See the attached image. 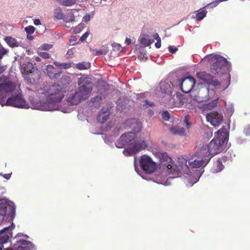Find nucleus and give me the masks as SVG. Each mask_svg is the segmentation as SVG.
<instances>
[{"instance_id":"nucleus-32","label":"nucleus","mask_w":250,"mask_h":250,"mask_svg":"<svg viewBox=\"0 0 250 250\" xmlns=\"http://www.w3.org/2000/svg\"><path fill=\"white\" fill-rule=\"evenodd\" d=\"M24 29L27 35L32 34L35 30V27L32 25L26 27Z\"/></svg>"},{"instance_id":"nucleus-21","label":"nucleus","mask_w":250,"mask_h":250,"mask_svg":"<svg viewBox=\"0 0 250 250\" xmlns=\"http://www.w3.org/2000/svg\"><path fill=\"white\" fill-rule=\"evenodd\" d=\"M170 132L173 135H177L181 136H186L188 132V129L178 126H173L169 129Z\"/></svg>"},{"instance_id":"nucleus-1","label":"nucleus","mask_w":250,"mask_h":250,"mask_svg":"<svg viewBox=\"0 0 250 250\" xmlns=\"http://www.w3.org/2000/svg\"><path fill=\"white\" fill-rule=\"evenodd\" d=\"M229 133L226 127L223 126L216 132L215 138L208 145H203L199 149L200 156L205 155L210 160L215 155L223 150L224 144L229 139Z\"/></svg>"},{"instance_id":"nucleus-41","label":"nucleus","mask_w":250,"mask_h":250,"mask_svg":"<svg viewBox=\"0 0 250 250\" xmlns=\"http://www.w3.org/2000/svg\"><path fill=\"white\" fill-rule=\"evenodd\" d=\"M52 45L51 44H44L42 45V47L43 50H49L52 47Z\"/></svg>"},{"instance_id":"nucleus-26","label":"nucleus","mask_w":250,"mask_h":250,"mask_svg":"<svg viewBox=\"0 0 250 250\" xmlns=\"http://www.w3.org/2000/svg\"><path fill=\"white\" fill-rule=\"evenodd\" d=\"M207 11L205 8H201L196 11L195 18L198 21H201L204 17H205Z\"/></svg>"},{"instance_id":"nucleus-23","label":"nucleus","mask_w":250,"mask_h":250,"mask_svg":"<svg viewBox=\"0 0 250 250\" xmlns=\"http://www.w3.org/2000/svg\"><path fill=\"white\" fill-rule=\"evenodd\" d=\"M109 116V112L108 111H104V109L102 108L97 116V121L99 123H104L107 120Z\"/></svg>"},{"instance_id":"nucleus-7","label":"nucleus","mask_w":250,"mask_h":250,"mask_svg":"<svg viewBox=\"0 0 250 250\" xmlns=\"http://www.w3.org/2000/svg\"><path fill=\"white\" fill-rule=\"evenodd\" d=\"M199 152V149L195 153L197 158L195 159L193 161L189 162L188 165L187 164V161L184 160V161H185V167L187 168H199L202 167H205L208 164V163L209 162L210 160L208 157H206L205 155L200 156L198 153Z\"/></svg>"},{"instance_id":"nucleus-27","label":"nucleus","mask_w":250,"mask_h":250,"mask_svg":"<svg viewBox=\"0 0 250 250\" xmlns=\"http://www.w3.org/2000/svg\"><path fill=\"white\" fill-rule=\"evenodd\" d=\"M218 103V99H214L212 101H211L210 102L206 104H205L204 105V108L205 110H211L214 107L217 106Z\"/></svg>"},{"instance_id":"nucleus-14","label":"nucleus","mask_w":250,"mask_h":250,"mask_svg":"<svg viewBox=\"0 0 250 250\" xmlns=\"http://www.w3.org/2000/svg\"><path fill=\"white\" fill-rule=\"evenodd\" d=\"M206 118L207 120L214 126H218L223 121L222 114L217 111H213L207 114Z\"/></svg>"},{"instance_id":"nucleus-19","label":"nucleus","mask_w":250,"mask_h":250,"mask_svg":"<svg viewBox=\"0 0 250 250\" xmlns=\"http://www.w3.org/2000/svg\"><path fill=\"white\" fill-rule=\"evenodd\" d=\"M82 101H83V100L80 96V94H78L77 91L74 93L71 94L67 99V102L72 105H77Z\"/></svg>"},{"instance_id":"nucleus-11","label":"nucleus","mask_w":250,"mask_h":250,"mask_svg":"<svg viewBox=\"0 0 250 250\" xmlns=\"http://www.w3.org/2000/svg\"><path fill=\"white\" fill-rule=\"evenodd\" d=\"M129 148L125 149L123 153L125 156H130L132 154H135L137 152L145 149L146 147V145L144 141L140 140L134 141V143L130 146Z\"/></svg>"},{"instance_id":"nucleus-38","label":"nucleus","mask_w":250,"mask_h":250,"mask_svg":"<svg viewBox=\"0 0 250 250\" xmlns=\"http://www.w3.org/2000/svg\"><path fill=\"white\" fill-rule=\"evenodd\" d=\"M40 56L44 59H48L50 58V54L46 52H41L40 53Z\"/></svg>"},{"instance_id":"nucleus-16","label":"nucleus","mask_w":250,"mask_h":250,"mask_svg":"<svg viewBox=\"0 0 250 250\" xmlns=\"http://www.w3.org/2000/svg\"><path fill=\"white\" fill-rule=\"evenodd\" d=\"M14 248L16 250H33V244L29 241L20 240L13 244Z\"/></svg>"},{"instance_id":"nucleus-31","label":"nucleus","mask_w":250,"mask_h":250,"mask_svg":"<svg viewBox=\"0 0 250 250\" xmlns=\"http://www.w3.org/2000/svg\"><path fill=\"white\" fill-rule=\"evenodd\" d=\"M88 63L84 62H80L76 64V68L79 70H84L89 67Z\"/></svg>"},{"instance_id":"nucleus-50","label":"nucleus","mask_w":250,"mask_h":250,"mask_svg":"<svg viewBox=\"0 0 250 250\" xmlns=\"http://www.w3.org/2000/svg\"><path fill=\"white\" fill-rule=\"evenodd\" d=\"M131 40L130 39H129V38H126V40H125V43L127 45H129L131 43Z\"/></svg>"},{"instance_id":"nucleus-4","label":"nucleus","mask_w":250,"mask_h":250,"mask_svg":"<svg viewBox=\"0 0 250 250\" xmlns=\"http://www.w3.org/2000/svg\"><path fill=\"white\" fill-rule=\"evenodd\" d=\"M78 84L79 85L77 90L78 94L83 100L88 99L93 88L92 82L87 79L81 77L78 81Z\"/></svg>"},{"instance_id":"nucleus-22","label":"nucleus","mask_w":250,"mask_h":250,"mask_svg":"<svg viewBox=\"0 0 250 250\" xmlns=\"http://www.w3.org/2000/svg\"><path fill=\"white\" fill-rule=\"evenodd\" d=\"M34 69H38L35 67L31 62H27L23 63L22 66V73L23 76L32 72Z\"/></svg>"},{"instance_id":"nucleus-17","label":"nucleus","mask_w":250,"mask_h":250,"mask_svg":"<svg viewBox=\"0 0 250 250\" xmlns=\"http://www.w3.org/2000/svg\"><path fill=\"white\" fill-rule=\"evenodd\" d=\"M62 72L61 70L56 69L52 65H47L45 69V73L51 79L58 78Z\"/></svg>"},{"instance_id":"nucleus-53","label":"nucleus","mask_w":250,"mask_h":250,"mask_svg":"<svg viewBox=\"0 0 250 250\" xmlns=\"http://www.w3.org/2000/svg\"><path fill=\"white\" fill-rule=\"evenodd\" d=\"M5 70L4 66H0V74L3 73Z\"/></svg>"},{"instance_id":"nucleus-29","label":"nucleus","mask_w":250,"mask_h":250,"mask_svg":"<svg viewBox=\"0 0 250 250\" xmlns=\"http://www.w3.org/2000/svg\"><path fill=\"white\" fill-rule=\"evenodd\" d=\"M75 17L72 12H69L63 15V20L66 22H72L74 21Z\"/></svg>"},{"instance_id":"nucleus-49","label":"nucleus","mask_w":250,"mask_h":250,"mask_svg":"<svg viewBox=\"0 0 250 250\" xmlns=\"http://www.w3.org/2000/svg\"><path fill=\"white\" fill-rule=\"evenodd\" d=\"M3 176L4 178L8 180L11 177V174H5Z\"/></svg>"},{"instance_id":"nucleus-10","label":"nucleus","mask_w":250,"mask_h":250,"mask_svg":"<svg viewBox=\"0 0 250 250\" xmlns=\"http://www.w3.org/2000/svg\"><path fill=\"white\" fill-rule=\"evenodd\" d=\"M196 76L198 79L208 85H211L215 87L219 86L220 85V83L218 79L205 71L197 72Z\"/></svg>"},{"instance_id":"nucleus-55","label":"nucleus","mask_w":250,"mask_h":250,"mask_svg":"<svg viewBox=\"0 0 250 250\" xmlns=\"http://www.w3.org/2000/svg\"><path fill=\"white\" fill-rule=\"evenodd\" d=\"M27 38L30 40H32L33 39V37L31 36H29V35H27Z\"/></svg>"},{"instance_id":"nucleus-44","label":"nucleus","mask_w":250,"mask_h":250,"mask_svg":"<svg viewBox=\"0 0 250 250\" xmlns=\"http://www.w3.org/2000/svg\"><path fill=\"white\" fill-rule=\"evenodd\" d=\"M102 98L103 97L102 96H97L93 99V100L94 102H99L102 100Z\"/></svg>"},{"instance_id":"nucleus-18","label":"nucleus","mask_w":250,"mask_h":250,"mask_svg":"<svg viewBox=\"0 0 250 250\" xmlns=\"http://www.w3.org/2000/svg\"><path fill=\"white\" fill-rule=\"evenodd\" d=\"M11 234V229L10 227H5L0 230V247L8 242Z\"/></svg>"},{"instance_id":"nucleus-52","label":"nucleus","mask_w":250,"mask_h":250,"mask_svg":"<svg viewBox=\"0 0 250 250\" xmlns=\"http://www.w3.org/2000/svg\"><path fill=\"white\" fill-rule=\"evenodd\" d=\"M0 250H15V249L14 250V249H9V248L4 249L3 246H1L0 247Z\"/></svg>"},{"instance_id":"nucleus-5","label":"nucleus","mask_w":250,"mask_h":250,"mask_svg":"<svg viewBox=\"0 0 250 250\" xmlns=\"http://www.w3.org/2000/svg\"><path fill=\"white\" fill-rule=\"evenodd\" d=\"M6 105L21 108H29L28 103L21 94H13L9 97L6 102Z\"/></svg>"},{"instance_id":"nucleus-42","label":"nucleus","mask_w":250,"mask_h":250,"mask_svg":"<svg viewBox=\"0 0 250 250\" xmlns=\"http://www.w3.org/2000/svg\"><path fill=\"white\" fill-rule=\"evenodd\" d=\"M184 125H185L186 126L187 128L186 129H188H188H189V126L190 125V124L189 122V121H188V119H187V117H186L184 120Z\"/></svg>"},{"instance_id":"nucleus-46","label":"nucleus","mask_w":250,"mask_h":250,"mask_svg":"<svg viewBox=\"0 0 250 250\" xmlns=\"http://www.w3.org/2000/svg\"><path fill=\"white\" fill-rule=\"evenodd\" d=\"M161 41H157V42L155 43V46L157 48H159L161 46Z\"/></svg>"},{"instance_id":"nucleus-54","label":"nucleus","mask_w":250,"mask_h":250,"mask_svg":"<svg viewBox=\"0 0 250 250\" xmlns=\"http://www.w3.org/2000/svg\"><path fill=\"white\" fill-rule=\"evenodd\" d=\"M35 60L36 61L39 62L41 61V59L39 57H36L35 58Z\"/></svg>"},{"instance_id":"nucleus-36","label":"nucleus","mask_w":250,"mask_h":250,"mask_svg":"<svg viewBox=\"0 0 250 250\" xmlns=\"http://www.w3.org/2000/svg\"><path fill=\"white\" fill-rule=\"evenodd\" d=\"M243 132L246 135H250V125H246L244 128Z\"/></svg>"},{"instance_id":"nucleus-40","label":"nucleus","mask_w":250,"mask_h":250,"mask_svg":"<svg viewBox=\"0 0 250 250\" xmlns=\"http://www.w3.org/2000/svg\"><path fill=\"white\" fill-rule=\"evenodd\" d=\"M168 50L170 53L173 54L175 53L178 50V48L173 46H169L168 47Z\"/></svg>"},{"instance_id":"nucleus-34","label":"nucleus","mask_w":250,"mask_h":250,"mask_svg":"<svg viewBox=\"0 0 250 250\" xmlns=\"http://www.w3.org/2000/svg\"><path fill=\"white\" fill-rule=\"evenodd\" d=\"M162 118L165 120V121H168L169 120V118H170V115H169V112L166 110V111H164L162 112Z\"/></svg>"},{"instance_id":"nucleus-13","label":"nucleus","mask_w":250,"mask_h":250,"mask_svg":"<svg viewBox=\"0 0 250 250\" xmlns=\"http://www.w3.org/2000/svg\"><path fill=\"white\" fill-rule=\"evenodd\" d=\"M136 134L129 132L123 134L119 139L118 143L125 146H130L136 140Z\"/></svg>"},{"instance_id":"nucleus-8","label":"nucleus","mask_w":250,"mask_h":250,"mask_svg":"<svg viewBox=\"0 0 250 250\" xmlns=\"http://www.w3.org/2000/svg\"><path fill=\"white\" fill-rule=\"evenodd\" d=\"M140 164L142 169L146 172L150 174L154 172L156 165L148 156L144 155L140 160Z\"/></svg>"},{"instance_id":"nucleus-45","label":"nucleus","mask_w":250,"mask_h":250,"mask_svg":"<svg viewBox=\"0 0 250 250\" xmlns=\"http://www.w3.org/2000/svg\"><path fill=\"white\" fill-rule=\"evenodd\" d=\"M153 37L157 41H161V38L159 36L158 33H155L153 35Z\"/></svg>"},{"instance_id":"nucleus-3","label":"nucleus","mask_w":250,"mask_h":250,"mask_svg":"<svg viewBox=\"0 0 250 250\" xmlns=\"http://www.w3.org/2000/svg\"><path fill=\"white\" fill-rule=\"evenodd\" d=\"M210 72L214 74H223L226 71L228 61L222 56L214 55L208 58Z\"/></svg>"},{"instance_id":"nucleus-37","label":"nucleus","mask_w":250,"mask_h":250,"mask_svg":"<svg viewBox=\"0 0 250 250\" xmlns=\"http://www.w3.org/2000/svg\"><path fill=\"white\" fill-rule=\"evenodd\" d=\"M154 105V104L153 102H150L147 100L145 101V104L142 105L143 107H145L146 106H153Z\"/></svg>"},{"instance_id":"nucleus-9","label":"nucleus","mask_w":250,"mask_h":250,"mask_svg":"<svg viewBox=\"0 0 250 250\" xmlns=\"http://www.w3.org/2000/svg\"><path fill=\"white\" fill-rule=\"evenodd\" d=\"M13 203L5 199L0 200V223L2 222L7 214H11L14 212Z\"/></svg>"},{"instance_id":"nucleus-43","label":"nucleus","mask_w":250,"mask_h":250,"mask_svg":"<svg viewBox=\"0 0 250 250\" xmlns=\"http://www.w3.org/2000/svg\"><path fill=\"white\" fill-rule=\"evenodd\" d=\"M91 16L89 14H87L83 18V21L84 22H88L90 20Z\"/></svg>"},{"instance_id":"nucleus-24","label":"nucleus","mask_w":250,"mask_h":250,"mask_svg":"<svg viewBox=\"0 0 250 250\" xmlns=\"http://www.w3.org/2000/svg\"><path fill=\"white\" fill-rule=\"evenodd\" d=\"M224 168V166L220 159H218L214 162L213 164L210 168V171L213 173H215L221 171Z\"/></svg>"},{"instance_id":"nucleus-48","label":"nucleus","mask_w":250,"mask_h":250,"mask_svg":"<svg viewBox=\"0 0 250 250\" xmlns=\"http://www.w3.org/2000/svg\"><path fill=\"white\" fill-rule=\"evenodd\" d=\"M34 23L35 25H38L41 24L40 20L39 19H36V20H35L34 21Z\"/></svg>"},{"instance_id":"nucleus-51","label":"nucleus","mask_w":250,"mask_h":250,"mask_svg":"<svg viewBox=\"0 0 250 250\" xmlns=\"http://www.w3.org/2000/svg\"><path fill=\"white\" fill-rule=\"evenodd\" d=\"M103 54V52L101 50H97L96 51V55H101Z\"/></svg>"},{"instance_id":"nucleus-6","label":"nucleus","mask_w":250,"mask_h":250,"mask_svg":"<svg viewBox=\"0 0 250 250\" xmlns=\"http://www.w3.org/2000/svg\"><path fill=\"white\" fill-rule=\"evenodd\" d=\"M159 157L162 164L166 167L167 172L169 173L178 174L179 173V169L177 166L173 164L171 158L169 157L167 153H162L159 154Z\"/></svg>"},{"instance_id":"nucleus-25","label":"nucleus","mask_w":250,"mask_h":250,"mask_svg":"<svg viewBox=\"0 0 250 250\" xmlns=\"http://www.w3.org/2000/svg\"><path fill=\"white\" fill-rule=\"evenodd\" d=\"M4 41L7 44L11 47H18L19 46V42L17 40L11 37H6Z\"/></svg>"},{"instance_id":"nucleus-47","label":"nucleus","mask_w":250,"mask_h":250,"mask_svg":"<svg viewBox=\"0 0 250 250\" xmlns=\"http://www.w3.org/2000/svg\"><path fill=\"white\" fill-rule=\"evenodd\" d=\"M218 4V2H216V1H213V2H212L211 3H210L209 4V5H210V6L211 7H215L217 6V5Z\"/></svg>"},{"instance_id":"nucleus-15","label":"nucleus","mask_w":250,"mask_h":250,"mask_svg":"<svg viewBox=\"0 0 250 250\" xmlns=\"http://www.w3.org/2000/svg\"><path fill=\"white\" fill-rule=\"evenodd\" d=\"M24 80L28 84H35L41 78V72L39 69H34L33 71L23 76Z\"/></svg>"},{"instance_id":"nucleus-39","label":"nucleus","mask_w":250,"mask_h":250,"mask_svg":"<svg viewBox=\"0 0 250 250\" xmlns=\"http://www.w3.org/2000/svg\"><path fill=\"white\" fill-rule=\"evenodd\" d=\"M89 34V33L88 32H85L84 34H83V36L81 37L80 39V41L81 42H83L85 40H86V39H87V38L88 37V35Z\"/></svg>"},{"instance_id":"nucleus-20","label":"nucleus","mask_w":250,"mask_h":250,"mask_svg":"<svg viewBox=\"0 0 250 250\" xmlns=\"http://www.w3.org/2000/svg\"><path fill=\"white\" fill-rule=\"evenodd\" d=\"M15 85L14 83L9 82L0 84V93H10L14 91Z\"/></svg>"},{"instance_id":"nucleus-33","label":"nucleus","mask_w":250,"mask_h":250,"mask_svg":"<svg viewBox=\"0 0 250 250\" xmlns=\"http://www.w3.org/2000/svg\"><path fill=\"white\" fill-rule=\"evenodd\" d=\"M152 42H151L150 40L145 37L142 38L140 40V43L141 44L146 46L149 45Z\"/></svg>"},{"instance_id":"nucleus-28","label":"nucleus","mask_w":250,"mask_h":250,"mask_svg":"<svg viewBox=\"0 0 250 250\" xmlns=\"http://www.w3.org/2000/svg\"><path fill=\"white\" fill-rule=\"evenodd\" d=\"M59 3L64 6H70L76 2V0H59Z\"/></svg>"},{"instance_id":"nucleus-35","label":"nucleus","mask_w":250,"mask_h":250,"mask_svg":"<svg viewBox=\"0 0 250 250\" xmlns=\"http://www.w3.org/2000/svg\"><path fill=\"white\" fill-rule=\"evenodd\" d=\"M55 17L57 20H61L63 18V15L60 10L55 12Z\"/></svg>"},{"instance_id":"nucleus-12","label":"nucleus","mask_w":250,"mask_h":250,"mask_svg":"<svg viewBox=\"0 0 250 250\" xmlns=\"http://www.w3.org/2000/svg\"><path fill=\"white\" fill-rule=\"evenodd\" d=\"M195 82V80L191 76L182 79L180 82L182 91L186 93L190 92L194 87Z\"/></svg>"},{"instance_id":"nucleus-30","label":"nucleus","mask_w":250,"mask_h":250,"mask_svg":"<svg viewBox=\"0 0 250 250\" xmlns=\"http://www.w3.org/2000/svg\"><path fill=\"white\" fill-rule=\"evenodd\" d=\"M54 64L58 67H60L62 68H63L64 69H67L71 67V63H66V62H63V63H60L58 62H54Z\"/></svg>"},{"instance_id":"nucleus-2","label":"nucleus","mask_w":250,"mask_h":250,"mask_svg":"<svg viewBox=\"0 0 250 250\" xmlns=\"http://www.w3.org/2000/svg\"><path fill=\"white\" fill-rule=\"evenodd\" d=\"M68 90L56 83L49 85L44 90V93L46 96V102L44 103V110L48 111L57 110L58 109L57 104L62 102L64 97V93Z\"/></svg>"}]
</instances>
